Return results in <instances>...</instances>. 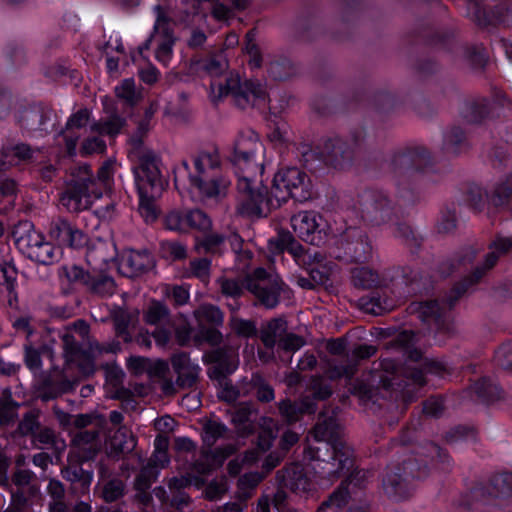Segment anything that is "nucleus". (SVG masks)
I'll return each instance as SVG.
<instances>
[{"instance_id": "obj_7", "label": "nucleus", "mask_w": 512, "mask_h": 512, "mask_svg": "<svg viewBox=\"0 0 512 512\" xmlns=\"http://www.w3.org/2000/svg\"><path fill=\"white\" fill-rule=\"evenodd\" d=\"M232 96L236 105L242 109L260 105L266 99L265 87L254 80L241 82L238 74L230 73L224 81L210 84V99L217 103L226 96Z\"/></svg>"}, {"instance_id": "obj_21", "label": "nucleus", "mask_w": 512, "mask_h": 512, "mask_svg": "<svg viewBox=\"0 0 512 512\" xmlns=\"http://www.w3.org/2000/svg\"><path fill=\"white\" fill-rule=\"evenodd\" d=\"M366 472L363 470L353 471L348 479L341 483V486L331 494L328 500L322 503L317 512H336L340 509L347 500L349 494L347 487L349 485L361 486V482L365 479ZM347 512H366V509L361 506L350 507Z\"/></svg>"}, {"instance_id": "obj_64", "label": "nucleus", "mask_w": 512, "mask_h": 512, "mask_svg": "<svg viewBox=\"0 0 512 512\" xmlns=\"http://www.w3.org/2000/svg\"><path fill=\"white\" fill-rule=\"evenodd\" d=\"M305 345V340L294 333H286L279 341L278 346L287 352H296Z\"/></svg>"}, {"instance_id": "obj_59", "label": "nucleus", "mask_w": 512, "mask_h": 512, "mask_svg": "<svg viewBox=\"0 0 512 512\" xmlns=\"http://www.w3.org/2000/svg\"><path fill=\"white\" fill-rule=\"evenodd\" d=\"M158 474L159 473H157L156 469L145 465L136 477L135 488L141 492L146 491L150 488L152 482L157 478Z\"/></svg>"}, {"instance_id": "obj_63", "label": "nucleus", "mask_w": 512, "mask_h": 512, "mask_svg": "<svg viewBox=\"0 0 512 512\" xmlns=\"http://www.w3.org/2000/svg\"><path fill=\"white\" fill-rule=\"evenodd\" d=\"M197 314L200 318L208 321L214 325H220L223 322V313L222 311L214 305H202L197 310Z\"/></svg>"}, {"instance_id": "obj_50", "label": "nucleus", "mask_w": 512, "mask_h": 512, "mask_svg": "<svg viewBox=\"0 0 512 512\" xmlns=\"http://www.w3.org/2000/svg\"><path fill=\"white\" fill-rule=\"evenodd\" d=\"M268 73L275 80H285L295 73V67L290 60L282 58L269 64Z\"/></svg>"}, {"instance_id": "obj_1", "label": "nucleus", "mask_w": 512, "mask_h": 512, "mask_svg": "<svg viewBox=\"0 0 512 512\" xmlns=\"http://www.w3.org/2000/svg\"><path fill=\"white\" fill-rule=\"evenodd\" d=\"M314 439L322 447L311 448L314 458L312 469L321 485H328L348 474L354 467V451L343 440L336 415L322 413L313 429Z\"/></svg>"}, {"instance_id": "obj_42", "label": "nucleus", "mask_w": 512, "mask_h": 512, "mask_svg": "<svg viewBox=\"0 0 512 512\" xmlns=\"http://www.w3.org/2000/svg\"><path fill=\"white\" fill-rule=\"evenodd\" d=\"M227 68L228 61L222 53L197 62V70L211 77L221 75Z\"/></svg>"}, {"instance_id": "obj_10", "label": "nucleus", "mask_w": 512, "mask_h": 512, "mask_svg": "<svg viewBox=\"0 0 512 512\" xmlns=\"http://www.w3.org/2000/svg\"><path fill=\"white\" fill-rule=\"evenodd\" d=\"M311 187L306 172L297 167H287L274 175L271 195L278 206L290 197L303 202L311 197Z\"/></svg>"}, {"instance_id": "obj_36", "label": "nucleus", "mask_w": 512, "mask_h": 512, "mask_svg": "<svg viewBox=\"0 0 512 512\" xmlns=\"http://www.w3.org/2000/svg\"><path fill=\"white\" fill-rule=\"evenodd\" d=\"M352 282L356 287L369 289L383 285L385 279L371 268L357 267L352 271Z\"/></svg>"}, {"instance_id": "obj_54", "label": "nucleus", "mask_w": 512, "mask_h": 512, "mask_svg": "<svg viewBox=\"0 0 512 512\" xmlns=\"http://www.w3.org/2000/svg\"><path fill=\"white\" fill-rule=\"evenodd\" d=\"M463 117L468 123H479L487 114V104L485 101L480 103H469L463 110Z\"/></svg>"}, {"instance_id": "obj_2", "label": "nucleus", "mask_w": 512, "mask_h": 512, "mask_svg": "<svg viewBox=\"0 0 512 512\" xmlns=\"http://www.w3.org/2000/svg\"><path fill=\"white\" fill-rule=\"evenodd\" d=\"M194 171L189 172L190 187L201 201H220L226 197L230 178L222 172V161L217 148L199 151L193 157Z\"/></svg>"}, {"instance_id": "obj_32", "label": "nucleus", "mask_w": 512, "mask_h": 512, "mask_svg": "<svg viewBox=\"0 0 512 512\" xmlns=\"http://www.w3.org/2000/svg\"><path fill=\"white\" fill-rule=\"evenodd\" d=\"M280 415L289 423L296 422L303 413H314L316 408L313 401L304 398L300 403L282 400L278 403Z\"/></svg>"}, {"instance_id": "obj_60", "label": "nucleus", "mask_w": 512, "mask_h": 512, "mask_svg": "<svg viewBox=\"0 0 512 512\" xmlns=\"http://www.w3.org/2000/svg\"><path fill=\"white\" fill-rule=\"evenodd\" d=\"M253 386L256 389V397L261 402H271L274 400V390L268 385L260 375H253L252 377Z\"/></svg>"}, {"instance_id": "obj_62", "label": "nucleus", "mask_w": 512, "mask_h": 512, "mask_svg": "<svg viewBox=\"0 0 512 512\" xmlns=\"http://www.w3.org/2000/svg\"><path fill=\"white\" fill-rule=\"evenodd\" d=\"M201 245L206 252L222 253L226 247V238L216 233L209 234L203 238Z\"/></svg>"}, {"instance_id": "obj_15", "label": "nucleus", "mask_w": 512, "mask_h": 512, "mask_svg": "<svg viewBox=\"0 0 512 512\" xmlns=\"http://www.w3.org/2000/svg\"><path fill=\"white\" fill-rule=\"evenodd\" d=\"M9 250L7 244H0V303L11 311H17L19 308L16 290L18 271L10 257Z\"/></svg>"}, {"instance_id": "obj_22", "label": "nucleus", "mask_w": 512, "mask_h": 512, "mask_svg": "<svg viewBox=\"0 0 512 512\" xmlns=\"http://www.w3.org/2000/svg\"><path fill=\"white\" fill-rule=\"evenodd\" d=\"M71 280H81L90 291L101 297H110L116 291V284L107 275H89L83 269L73 266L68 273Z\"/></svg>"}, {"instance_id": "obj_3", "label": "nucleus", "mask_w": 512, "mask_h": 512, "mask_svg": "<svg viewBox=\"0 0 512 512\" xmlns=\"http://www.w3.org/2000/svg\"><path fill=\"white\" fill-rule=\"evenodd\" d=\"M512 247V239L499 237L491 245V252L487 254L482 266L476 267L473 275L467 279L468 284L456 286L447 297V302L440 305L437 301H427L423 303H412L409 306V312L415 314L423 323L435 327L441 324V316L447 310L451 309L458 298L466 291L468 285L479 281L484 273L491 269L498 258L506 253Z\"/></svg>"}, {"instance_id": "obj_31", "label": "nucleus", "mask_w": 512, "mask_h": 512, "mask_svg": "<svg viewBox=\"0 0 512 512\" xmlns=\"http://www.w3.org/2000/svg\"><path fill=\"white\" fill-rule=\"evenodd\" d=\"M235 451L236 447L230 444L221 448H217L214 453L205 451L195 462V470L200 474H206L210 472L215 466L221 465L222 462Z\"/></svg>"}, {"instance_id": "obj_52", "label": "nucleus", "mask_w": 512, "mask_h": 512, "mask_svg": "<svg viewBox=\"0 0 512 512\" xmlns=\"http://www.w3.org/2000/svg\"><path fill=\"white\" fill-rule=\"evenodd\" d=\"M464 140L463 130L459 127H453L444 134V149L449 153L456 154Z\"/></svg>"}, {"instance_id": "obj_20", "label": "nucleus", "mask_w": 512, "mask_h": 512, "mask_svg": "<svg viewBox=\"0 0 512 512\" xmlns=\"http://www.w3.org/2000/svg\"><path fill=\"white\" fill-rule=\"evenodd\" d=\"M154 267V260L147 251L125 250L118 259L117 268L121 275L135 278Z\"/></svg>"}, {"instance_id": "obj_45", "label": "nucleus", "mask_w": 512, "mask_h": 512, "mask_svg": "<svg viewBox=\"0 0 512 512\" xmlns=\"http://www.w3.org/2000/svg\"><path fill=\"white\" fill-rule=\"evenodd\" d=\"M169 317V309L159 301H152L144 311L143 319L149 325H160Z\"/></svg>"}, {"instance_id": "obj_18", "label": "nucleus", "mask_w": 512, "mask_h": 512, "mask_svg": "<svg viewBox=\"0 0 512 512\" xmlns=\"http://www.w3.org/2000/svg\"><path fill=\"white\" fill-rule=\"evenodd\" d=\"M291 227L299 238L312 245L324 243L326 233L323 231L322 217L313 211H301L291 217Z\"/></svg>"}, {"instance_id": "obj_8", "label": "nucleus", "mask_w": 512, "mask_h": 512, "mask_svg": "<svg viewBox=\"0 0 512 512\" xmlns=\"http://www.w3.org/2000/svg\"><path fill=\"white\" fill-rule=\"evenodd\" d=\"M232 161L237 177L262 176L264 145L253 130L241 131L234 143Z\"/></svg>"}, {"instance_id": "obj_13", "label": "nucleus", "mask_w": 512, "mask_h": 512, "mask_svg": "<svg viewBox=\"0 0 512 512\" xmlns=\"http://www.w3.org/2000/svg\"><path fill=\"white\" fill-rule=\"evenodd\" d=\"M54 112L43 104H33L19 111L17 123L22 133L32 138H42L52 132Z\"/></svg>"}, {"instance_id": "obj_34", "label": "nucleus", "mask_w": 512, "mask_h": 512, "mask_svg": "<svg viewBox=\"0 0 512 512\" xmlns=\"http://www.w3.org/2000/svg\"><path fill=\"white\" fill-rule=\"evenodd\" d=\"M36 151L30 145L19 142L3 146L1 155L11 167L32 160Z\"/></svg>"}, {"instance_id": "obj_48", "label": "nucleus", "mask_w": 512, "mask_h": 512, "mask_svg": "<svg viewBox=\"0 0 512 512\" xmlns=\"http://www.w3.org/2000/svg\"><path fill=\"white\" fill-rule=\"evenodd\" d=\"M473 391L485 401H493L500 397L498 385L489 378H483L474 383Z\"/></svg>"}, {"instance_id": "obj_61", "label": "nucleus", "mask_w": 512, "mask_h": 512, "mask_svg": "<svg viewBox=\"0 0 512 512\" xmlns=\"http://www.w3.org/2000/svg\"><path fill=\"white\" fill-rule=\"evenodd\" d=\"M62 474L70 482L81 481L83 486H89L92 480V474L84 471L80 466L67 467L62 471Z\"/></svg>"}, {"instance_id": "obj_12", "label": "nucleus", "mask_w": 512, "mask_h": 512, "mask_svg": "<svg viewBox=\"0 0 512 512\" xmlns=\"http://www.w3.org/2000/svg\"><path fill=\"white\" fill-rule=\"evenodd\" d=\"M133 142L134 150L130 155L138 162V165L133 167L137 189L145 191L152 189L156 192H162L163 180L157 156L152 151L143 149L140 140H133Z\"/></svg>"}, {"instance_id": "obj_37", "label": "nucleus", "mask_w": 512, "mask_h": 512, "mask_svg": "<svg viewBox=\"0 0 512 512\" xmlns=\"http://www.w3.org/2000/svg\"><path fill=\"white\" fill-rule=\"evenodd\" d=\"M137 190L139 194V212L145 222H153L158 215L154 201L162 192H156L152 189H147V191L142 189Z\"/></svg>"}, {"instance_id": "obj_41", "label": "nucleus", "mask_w": 512, "mask_h": 512, "mask_svg": "<svg viewBox=\"0 0 512 512\" xmlns=\"http://www.w3.org/2000/svg\"><path fill=\"white\" fill-rule=\"evenodd\" d=\"M287 322L282 318L270 321L262 331L261 339L265 347L273 348L275 344L286 334Z\"/></svg>"}, {"instance_id": "obj_27", "label": "nucleus", "mask_w": 512, "mask_h": 512, "mask_svg": "<svg viewBox=\"0 0 512 512\" xmlns=\"http://www.w3.org/2000/svg\"><path fill=\"white\" fill-rule=\"evenodd\" d=\"M13 237L17 248L28 258L30 251L41 243L44 236L34 229L31 222L25 221L17 225L13 231Z\"/></svg>"}, {"instance_id": "obj_40", "label": "nucleus", "mask_w": 512, "mask_h": 512, "mask_svg": "<svg viewBox=\"0 0 512 512\" xmlns=\"http://www.w3.org/2000/svg\"><path fill=\"white\" fill-rule=\"evenodd\" d=\"M123 125L124 119L119 115L113 114L107 117H103L97 122H94L90 126V130L93 133H97L99 136L108 135L113 137L120 133Z\"/></svg>"}, {"instance_id": "obj_55", "label": "nucleus", "mask_w": 512, "mask_h": 512, "mask_svg": "<svg viewBox=\"0 0 512 512\" xmlns=\"http://www.w3.org/2000/svg\"><path fill=\"white\" fill-rule=\"evenodd\" d=\"M186 221H188V229L208 230L211 227L210 218L200 209L186 211Z\"/></svg>"}, {"instance_id": "obj_23", "label": "nucleus", "mask_w": 512, "mask_h": 512, "mask_svg": "<svg viewBox=\"0 0 512 512\" xmlns=\"http://www.w3.org/2000/svg\"><path fill=\"white\" fill-rule=\"evenodd\" d=\"M343 249L346 257L354 262H365L372 256V245L360 230L348 229Z\"/></svg>"}, {"instance_id": "obj_28", "label": "nucleus", "mask_w": 512, "mask_h": 512, "mask_svg": "<svg viewBox=\"0 0 512 512\" xmlns=\"http://www.w3.org/2000/svg\"><path fill=\"white\" fill-rule=\"evenodd\" d=\"M99 432L96 429L80 430L75 433L71 440L74 451L81 460L92 458L99 450Z\"/></svg>"}, {"instance_id": "obj_14", "label": "nucleus", "mask_w": 512, "mask_h": 512, "mask_svg": "<svg viewBox=\"0 0 512 512\" xmlns=\"http://www.w3.org/2000/svg\"><path fill=\"white\" fill-rule=\"evenodd\" d=\"M258 426L260 431L257 439V447L246 451L243 458H235L228 463L227 469L230 475H238L242 470L243 464L251 465L255 463L259 459L260 454L265 453L272 447L277 436L275 421L270 417L263 416L259 419Z\"/></svg>"}, {"instance_id": "obj_49", "label": "nucleus", "mask_w": 512, "mask_h": 512, "mask_svg": "<svg viewBox=\"0 0 512 512\" xmlns=\"http://www.w3.org/2000/svg\"><path fill=\"white\" fill-rule=\"evenodd\" d=\"M264 475L259 472H249L242 475L237 482L240 497L243 500L251 496V491L263 480Z\"/></svg>"}, {"instance_id": "obj_9", "label": "nucleus", "mask_w": 512, "mask_h": 512, "mask_svg": "<svg viewBox=\"0 0 512 512\" xmlns=\"http://www.w3.org/2000/svg\"><path fill=\"white\" fill-rule=\"evenodd\" d=\"M237 212L249 218L265 217L271 208L278 207L274 198L266 197V187L262 185L261 176L238 177Z\"/></svg>"}, {"instance_id": "obj_29", "label": "nucleus", "mask_w": 512, "mask_h": 512, "mask_svg": "<svg viewBox=\"0 0 512 512\" xmlns=\"http://www.w3.org/2000/svg\"><path fill=\"white\" fill-rule=\"evenodd\" d=\"M91 112L87 108H82L71 114L67 119L65 129L67 134H65L64 139L66 143L67 153L70 156L76 154V146L79 139L78 135H72L71 130L80 129L85 127L90 121Z\"/></svg>"}, {"instance_id": "obj_6", "label": "nucleus", "mask_w": 512, "mask_h": 512, "mask_svg": "<svg viewBox=\"0 0 512 512\" xmlns=\"http://www.w3.org/2000/svg\"><path fill=\"white\" fill-rule=\"evenodd\" d=\"M63 357L65 360L66 372L72 365H75L82 376H89L95 371V359L107 353H116L119 349V343L112 341L99 343L90 341L88 349L82 350L75 336L69 331L61 334Z\"/></svg>"}, {"instance_id": "obj_35", "label": "nucleus", "mask_w": 512, "mask_h": 512, "mask_svg": "<svg viewBox=\"0 0 512 512\" xmlns=\"http://www.w3.org/2000/svg\"><path fill=\"white\" fill-rule=\"evenodd\" d=\"M254 414V410L249 405L239 406L234 410L231 421L239 436L247 437L255 431Z\"/></svg>"}, {"instance_id": "obj_26", "label": "nucleus", "mask_w": 512, "mask_h": 512, "mask_svg": "<svg viewBox=\"0 0 512 512\" xmlns=\"http://www.w3.org/2000/svg\"><path fill=\"white\" fill-rule=\"evenodd\" d=\"M281 477L282 485L298 495H305L314 488L313 482L300 464L287 467Z\"/></svg>"}, {"instance_id": "obj_19", "label": "nucleus", "mask_w": 512, "mask_h": 512, "mask_svg": "<svg viewBox=\"0 0 512 512\" xmlns=\"http://www.w3.org/2000/svg\"><path fill=\"white\" fill-rule=\"evenodd\" d=\"M49 236L61 246L78 249L88 242L87 235L62 217L54 218L48 226Z\"/></svg>"}, {"instance_id": "obj_30", "label": "nucleus", "mask_w": 512, "mask_h": 512, "mask_svg": "<svg viewBox=\"0 0 512 512\" xmlns=\"http://www.w3.org/2000/svg\"><path fill=\"white\" fill-rule=\"evenodd\" d=\"M115 257V247L111 242L97 240L88 247L86 252V259L89 265L95 269H101L110 260Z\"/></svg>"}, {"instance_id": "obj_56", "label": "nucleus", "mask_w": 512, "mask_h": 512, "mask_svg": "<svg viewBox=\"0 0 512 512\" xmlns=\"http://www.w3.org/2000/svg\"><path fill=\"white\" fill-rule=\"evenodd\" d=\"M217 284L219 285L222 294L227 297L237 298L243 292V285L236 278L223 276L217 279Z\"/></svg>"}, {"instance_id": "obj_44", "label": "nucleus", "mask_w": 512, "mask_h": 512, "mask_svg": "<svg viewBox=\"0 0 512 512\" xmlns=\"http://www.w3.org/2000/svg\"><path fill=\"white\" fill-rule=\"evenodd\" d=\"M155 451L147 462V466L153 467L159 473L160 469L168 466L170 458L167 453V439L165 437L158 436L155 439Z\"/></svg>"}, {"instance_id": "obj_33", "label": "nucleus", "mask_w": 512, "mask_h": 512, "mask_svg": "<svg viewBox=\"0 0 512 512\" xmlns=\"http://www.w3.org/2000/svg\"><path fill=\"white\" fill-rule=\"evenodd\" d=\"M238 347L220 348L213 353V359L217 363V370L220 375L232 374L239 365Z\"/></svg>"}, {"instance_id": "obj_25", "label": "nucleus", "mask_w": 512, "mask_h": 512, "mask_svg": "<svg viewBox=\"0 0 512 512\" xmlns=\"http://www.w3.org/2000/svg\"><path fill=\"white\" fill-rule=\"evenodd\" d=\"M352 154L353 147L339 137L327 139L320 149L321 157L335 167H340L344 162L350 160Z\"/></svg>"}, {"instance_id": "obj_17", "label": "nucleus", "mask_w": 512, "mask_h": 512, "mask_svg": "<svg viewBox=\"0 0 512 512\" xmlns=\"http://www.w3.org/2000/svg\"><path fill=\"white\" fill-rule=\"evenodd\" d=\"M153 11L156 15L154 23L155 40L157 42L155 58L159 63L168 66L173 57V46L175 44L170 18L160 5L154 6Z\"/></svg>"}, {"instance_id": "obj_53", "label": "nucleus", "mask_w": 512, "mask_h": 512, "mask_svg": "<svg viewBox=\"0 0 512 512\" xmlns=\"http://www.w3.org/2000/svg\"><path fill=\"white\" fill-rule=\"evenodd\" d=\"M211 261L207 258L191 260L189 263V275L208 282L210 278Z\"/></svg>"}, {"instance_id": "obj_51", "label": "nucleus", "mask_w": 512, "mask_h": 512, "mask_svg": "<svg viewBox=\"0 0 512 512\" xmlns=\"http://www.w3.org/2000/svg\"><path fill=\"white\" fill-rule=\"evenodd\" d=\"M55 248L43 238L37 247L30 251L29 258L41 264H50L55 260Z\"/></svg>"}, {"instance_id": "obj_5", "label": "nucleus", "mask_w": 512, "mask_h": 512, "mask_svg": "<svg viewBox=\"0 0 512 512\" xmlns=\"http://www.w3.org/2000/svg\"><path fill=\"white\" fill-rule=\"evenodd\" d=\"M101 195L90 167L84 164L72 170L60 203L67 211L76 213L90 208L93 200Z\"/></svg>"}, {"instance_id": "obj_24", "label": "nucleus", "mask_w": 512, "mask_h": 512, "mask_svg": "<svg viewBox=\"0 0 512 512\" xmlns=\"http://www.w3.org/2000/svg\"><path fill=\"white\" fill-rule=\"evenodd\" d=\"M171 363L177 374L176 384L182 388L192 387L198 379L201 368L185 353L173 355Z\"/></svg>"}, {"instance_id": "obj_16", "label": "nucleus", "mask_w": 512, "mask_h": 512, "mask_svg": "<svg viewBox=\"0 0 512 512\" xmlns=\"http://www.w3.org/2000/svg\"><path fill=\"white\" fill-rule=\"evenodd\" d=\"M283 282L276 273H269L263 268L254 271L248 282V289L266 308H274L279 303Z\"/></svg>"}, {"instance_id": "obj_11", "label": "nucleus", "mask_w": 512, "mask_h": 512, "mask_svg": "<svg viewBox=\"0 0 512 512\" xmlns=\"http://www.w3.org/2000/svg\"><path fill=\"white\" fill-rule=\"evenodd\" d=\"M422 459L409 458L403 462V475L398 472L389 471L383 479V489L388 497L395 500H404L408 498L414 486L410 484L409 478L423 479L428 475L427 465L422 464Z\"/></svg>"}, {"instance_id": "obj_38", "label": "nucleus", "mask_w": 512, "mask_h": 512, "mask_svg": "<svg viewBox=\"0 0 512 512\" xmlns=\"http://www.w3.org/2000/svg\"><path fill=\"white\" fill-rule=\"evenodd\" d=\"M361 309L372 315H381L391 311L395 307V303L386 297L380 295H371L362 297L359 300Z\"/></svg>"}, {"instance_id": "obj_46", "label": "nucleus", "mask_w": 512, "mask_h": 512, "mask_svg": "<svg viewBox=\"0 0 512 512\" xmlns=\"http://www.w3.org/2000/svg\"><path fill=\"white\" fill-rule=\"evenodd\" d=\"M269 246L278 251L287 250L295 257H300L303 252V247L289 233L279 234L275 240L269 241Z\"/></svg>"}, {"instance_id": "obj_39", "label": "nucleus", "mask_w": 512, "mask_h": 512, "mask_svg": "<svg viewBox=\"0 0 512 512\" xmlns=\"http://www.w3.org/2000/svg\"><path fill=\"white\" fill-rule=\"evenodd\" d=\"M114 91L116 97L129 106H135L142 99L141 89L136 86L133 78L123 79Z\"/></svg>"}, {"instance_id": "obj_4", "label": "nucleus", "mask_w": 512, "mask_h": 512, "mask_svg": "<svg viewBox=\"0 0 512 512\" xmlns=\"http://www.w3.org/2000/svg\"><path fill=\"white\" fill-rule=\"evenodd\" d=\"M359 210L364 221L373 225H389L395 237L418 245V239L409 226L397 221L392 201L382 191H365L360 195Z\"/></svg>"}, {"instance_id": "obj_47", "label": "nucleus", "mask_w": 512, "mask_h": 512, "mask_svg": "<svg viewBox=\"0 0 512 512\" xmlns=\"http://www.w3.org/2000/svg\"><path fill=\"white\" fill-rule=\"evenodd\" d=\"M227 427L216 420H210L203 426L202 438L204 443L211 447L220 438L225 437L227 433Z\"/></svg>"}, {"instance_id": "obj_43", "label": "nucleus", "mask_w": 512, "mask_h": 512, "mask_svg": "<svg viewBox=\"0 0 512 512\" xmlns=\"http://www.w3.org/2000/svg\"><path fill=\"white\" fill-rule=\"evenodd\" d=\"M512 195V174L499 181L494 189L486 194L489 203L498 207L506 204Z\"/></svg>"}, {"instance_id": "obj_58", "label": "nucleus", "mask_w": 512, "mask_h": 512, "mask_svg": "<svg viewBox=\"0 0 512 512\" xmlns=\"http://www.w3.org/2000/svg\"><path fill=\"white\" fill-rule=\"evenodd\" d=\"M165 225L172 231L188 230V221H186V211L174 210L167 214Z\"/></svg>"}, {"instance_id": "obj_57", "label": "nucleus", "mask_w": 512, "mask_h": 512, "mask_svg": "<svg viewBox=\"0 0 512 512\" xmlns=\"http://www.w3.org/2000/svg\"><path fill=\"white\" fill-rule=\"evenodd\" d=\"M491 484L495 496H509L512 494V473H502L493 477Z\"/></svg>"}]
</instances>
